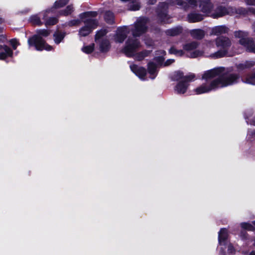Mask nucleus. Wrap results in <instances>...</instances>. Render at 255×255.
Wrapping results in <instances>:
<instances>
[{"instance_id": "22", "label": "nucleus", "mask_w": 255, "mask_h": 255, "mask_svg": "<svg viewBox=\"0 0 255 255\" xmlns=\"http://www.w3.org/2000/svg\"><path fill=\"white\" fill-rule=\"evenodd\" d=\"M104 18L105 22L109 24L115 23V15L111 10H107L104 13Z\"/></svg>"}, {"instance_id": "15", "label": "nucleus", "mask_w": 255, "mask_h": 255, "mask_svg": "<svg viewBox=\"0 0 255 255\" xmlns=\"http://www.w3.org/2000/svg\"><path fill=\"white\" fill-rule=\"evenodd\" d=\"M228 31L229 28L225 25H219L212 27L211 29L210 34L211 35H220L227 33Z\"/></svg>"}, {"instance_id": "12", "label": "nucleus", "mask_w": 255, "mask_h": 255, "mask_svg": "<svg viewBox=\"0 0 255 255\" xmlns=\"http://www.w3.org/2000/svg\"><path fill=\"white\" fill-rule=\"evenodd\" d=\"M128 31L126 26L119 27L115 35V39L116 42L122 43L127 38Z\"/></svg>"}, {"instance_id": "10", "label": "nucleus", "mask_w": 255, "mask_h": 255, "mask_svg": "<svg viewBox=\"0 0 255 255\" xmlns=\"http://www.w3.org/2000/svg\"><path fill=\"white\" fill-rule=\"evenodd\" d=\"M131 71L141 80H145V77L147 74L146 69L136 64L130 66Z\"/></svg>"}, {"instance_id": "34", "label": "nucleus", "mask_w": 255, "mask_h": 255, "mask_svg": "<svg viewBox=\"0 0 255 255\" xmlns=\"http://www.w3.org/2000/svg\"><path fill=\"white\" fill-rule=\"evenodd\" d=\"M243 81L250 84H255V73L249 75L246 78L243 79Z\"/></svg>"}, {"instance_id": "8", "label": "nucleus", "mask_w": 255, "mask_h": 255, "mask_svg": "<svg viewBox=\"0 0 255 255\" xmlns=\"http://www.w3.org/2000/svg\"><path fill=\"white\" fill-rule=\"evenodd\" d=\"M235 8L231 6H225L219 5L217 6L215 12L212 14L211 16L214 18L222 17L228 14L234 13Z\"/></svg>"}, {"instance_id": "35", "label": "nucleus", "mask_w": 255, "mask_h": 255, "mask_svg": "<svg viewBox=\"0 0 255 255\" xmlns=\"http://www.w3.org/2000/svg\"><path fill=\"white\" fill-rule=\"evenodd\" d=\"M141 5L139 2H132L128 5V9L131 11H136L140 9Z\"/></svg>"}, {"instance_id": "14", "label": "nucleus", "mask_w": 255, "mask_h": 255, "mask_svg": "<svg viewBox=\"0 0 255 255\" xmlns=\"http://www.w3.org/2000/svg\"><path fill=\"white\" fill-rule=\"evenodd\" d=\"M13 54L12 49L6 45L0 44V60H4L8 57H12Z\"/></svg>"}, {"instance_id": "40", "label": "nucleus", "mask_w": 255, "mask_h": 255, "mask_svg": "<svg viewBox=\"0 0 255 255\" xmlns=\"http://www.w3.org/2000/svg\"><path fill=\"white\" fill-rule=\"evenodd\" d=\"M176 5L181 6L186 10L189 7L187 3L182 0H176Z\"/></svg>"}, {"instance_id": "17", "label": "nucleus", "mask_w": 255, "mask_h": 255, "mask_svg": "<svg viewBox=\"0 0 255 255\" xmlns=\"http://www.w3.org/2000/svg\"><path fill=\"white\" fill-rule=\"evenodd\" d=\"M187 18L189 22H197L202 21L204 19V15L200 13L194 12L188 14Z\"/></svg>"}, {"instance_id": "9", "label": "nucleus", "mask_w": 255, "mask_h": 255, "mask_svg": "<svg viewBox=\"0 0 255 255\" xmlns=\"http://www.w3.org/2000/svg\"><path fill=\"white\" fill-rule=\"evenodd\" d=\"M70 0H57L55 1L53 6L47 8L40 14L42 19H45L47 16V13H54L55 9L60 8L65 6L69 2Z\"/></svg>"}, {"instance_id": "13", "label": "nucleus", "mask_w": 255, "mask_h": 255, "mask_svg": "<svg viewBox=\"0 0 255 255\" xmlns=\"http://www.w3.org/2000/svg\"><path fill=\"white\" fill-rule=\"evenodd\" d=\"M199 7L202 12L209 14L214 8V4L211 0H199Z\"/></svg>"}, {"instance_id": "45", "label": "nucleus", "mask_w": 255, "mask_h": 255, "mask_svg": "<svg viewBox=\"0 0 255 255\" xmlns=\"http://www.w3.org/2000/svg\"><path fill=\"white\" fill-rule=\"evenodd\" d=\"M7 40V36L5 34H0V43H4Z\"/></svg>"}, {"instance_id": "41", "label": "nucleus", "mask_w": 255, "mask_h": 255, "mask_svg": "<svg viewBox=\"0 0 255 255\" xmlns=\"http://www.w3.org/2000/svg\"><path fill=\"white\" fill-rule=\"evenodd\" d=\"M154 59L158 64L162 65L165 60V58L163 56H159L155 57Z\"/></svg>"}, {"instance_id": "39", "label": "nucleus", "mask_w": 255, "mask_h": 255, "mask_svg": "<svg viewBox=\"0 0 255 255\" xmlns=\"http://www.w3.org/2000/svg\"><path fill=\"white\" fill-rule=\"evenodd\" d=\"M235 8L234 13H239V14H245L248 13V10L244 7H239L238 8Z\"/></svg>"}, {"instance_id": "5", "label": "nucleus", "mask_w": 255, "mask_h": 255, "mask_svg": "<svg viewBox=\"0 0 255 255\" xmlns=\"http://www.w3.org/2000/svg\"><path fill=\"white\" fill-rule=\"evenodd\" d=\"M140 46V43L138 39L129 37L126 42L123 51L128 57H132Z\"/></svg>"}, {"instance_id": "29", "label": "nucleus", "mask_w": 255, "mask_h": 255, "mask_svg": "<svg viewBox=\"0 0 255 255\" xmlns=\"http://www.w3.org/2000/svg\"><path fill=\"white\" fill-rule=\"evenodd\" d=\"M107 33L108 30L106 29H101L100 30H98L95 35V42H97L99 39L105 36Z\"/></svg>"}, {"instance_id": "38", "label": "nucleus", "mask_w": 255, "mask_h": 255, "mask_svg": "<svg viewBox=\"0 0 255 255\" xmlns=\"http://www.w3.org/2000/svg\"><path fill=\"white\" fill-rule=\"evenodd\" d=\"M81 19H72L68 22V25L70 27L79 25L81 22Z\"/></svg>"}, {"instance_id": "58", "label": "nucleus", "mask_w": 255, "mask_h": 255, "mask_svg": "<svg viewBox=\"0 0 255 255\" xmlns=\"http://www.w3.org/2000/svg\"><path fill=\"white\" fill-rule=\"evenodd\" d=\"M249 11L252 13L255 16V8H250L248 9Z\"/></svg>"}, {"instance_id": "43", "label": "nucleus", "mask_w": 255, "mask_h": 255, "mask_svg": "<svg viewBox=\"0 0 255 255\" xmlns=\"http://www.w3.org/2000/svg\"><path fill=\"white\" fill-rule=\"evenodd\" d=\"M186 1L192 7H195L197 6V0H186Z\"/></svg>"}, {"instance_id": "23", "label": "nucleus", "mask_w": 255, "mask_h": 255, "mask_svg": "<svg viewBox=\"0 0 255 255\" xmlns=\"http://www.w3.org/2000/svg\"><path fill=\"white\" fill-rule=\"evenodd\" d=\"M66 36L65 32H62L56 30L53 34L54 42L56 44H59L63 40Z\"/></svg>"}, {"instance_id": "56", "label": "nucleus", "mask_w": 255, "mask_h": 255, "mask_svg": "<svg viewBox=\"0 0 255 255\" xmlns=\"http://www.w3.org/2000/svg\"><path fill=\"white\" fill-rule=\"evenodd\" d=\"M147 1L148 4L153 5L156 2L157 0H147Z\"/></svg>"}, {"instance_id": "4", "label": "nucleus", "mask_w": 255, "mask_h": 255, "mask_svg": "<svg viewBox=\"0 0 255 255\" xmlns=\"http://www.w3.org/2000/svg\"><path fill=\"white\" fill-rule=\"evenodd\" d=\"M168 5L165 2H160L156 9L158 22L159 24L169 23L170 17L168 14Z\"/></svg>"}, {"instance_id": "2", "label": "nucleus", "mask_w": 255, "mask_h": 255, "mask_svg": "<svg viewBox=\"0 0 255 255\" xmlns=\"http://www.w3.org/2000/svg\"><path fill=\"white\" fill-rule=\"evenodd\" d=\"M215 41L219 50L211 55V57L219 58L225 56L232 45L231 40L227 36H221L217 37Z\"/></svg>"}, {"instance_id": "31", "label": "nucleus", "mask_w": 255, "mask_h": 255, "mask_svg": "<svg viewBox=\"0 0 255 255\" xmlns=\"http://www.w3.org/2000/svg\"><path fill=\"white\" fill-rule=\"evenodd\" d=\"M248 33L247 32L239 30L236 31L234 32V36L236 38H240L239 41V43H240V41L243 39H248L249 37H248Z\"/></svg>"}, {"instance_id": "60", "label": "nucleus", "mask_w": 255, "mask_h": 255, "mask_svg": "<svg viewBox=\"0 0 255 255\" xmlns=\"http://www.w3.org/2000/svg\"><path fill=\"white\" fill-rule=\"evenodd\" d=\"M4 22V19H3L1 17H0V24H2V23H3Z\"/></svg>"}, {"instance_id": "52", "label": "nucleus", "mask_w": 255, "mask_h": 255, "mask_svg": "<svg viewBox=\"0 0 255 255\" xmlns=\"http://www.w3.org/2000/svg\"><path fill=\"white\" fill-rule=\"evenodd\" d=\"M174 62V59H169L166 61V62L164 63V66H167L170 65L171 64L173 63Z\"/></svg>"}, {"instance_id": "49", "label": "nucleus", "mask_w": 255, "mask_h": 255, "mask_svg": "<svg viewBox=\"0 0 255 255\" xmlns=\"http://www.w3.org/2000/svg\"><path fill=\"white\" fill-rule=\"evenodd\" d=\"M202 54V52L199 50L195 51L192 54V57H196L197 56H200Z\"/></svg>"}, {"instance_id": "48", "label": "nucleus", "mask_w": 255, "mask_h": 255, "mask_svg": "<svg viewBox=\"0 0 255 255\" xmlns=\"http://www.w3.org/2000/svg\"><path fill=\"white\" fill-rule=\"evenodd\" d=\"M244 1L249 5H255V0H243Z\"/></svg>"}, {"instance_id": "19", "label": "nucleus", "mask_w": 255, "mask_h": 255, "mask_svg": "<svg viewBox=\"0 0 255 255\" xmlns=\"http://www.w3.org/2000/svg\"><path fill=\"white\" fill-rule=\"evenodd\" d=\"M228 238V232L227 229H222L219 233L218 240L219 244L221 246H225L226 244V240Z\"/></svg>"}, {"instance_id": "44", "label": "nucleus", "mask_w": 255, "mask_h": 255, "mask_svg": "<svg viewBox=\"0 0 255 255\" xmlns=\"http://www.w3.org/2000/svg\"><path fill=\"white\" fill-rule=\"evenodd\" d=\"M167 35L174 36H175V28H173L171 29H168L166 32Z\"/></svg>"}, {"instance_id": "50", "label": "nucleus", "mask_w": 255, "mask_h": 255, "mask_svg": "<svg viewBox=\"0 0 255 255\" xmlns=\"http://www.w3.org/2000/svg\"><path fill=\"white\" fill-rule=\"evenodd\" d=\"M140 52H141L142 55L143 56V57L145 58L149 55L151 51L147 50H144Z\"/></svg>"}, {"instance_id": "26", "label": "nucleus", "mask_w": 255, "mask_h": 255, "mask_svg": "<svg viewBox=\"0 0 255 255\" xmlns=\"http://www.w3.org/2000/svg\"><path fill=\"white\" fill-rule=\"evenodd\" d=\"M98 15V12L95 11H89L82 12L79 14L80 18L83 21L87 18L96 17Z\"/></svg>"}, {"instance_id": "37", "label": "nucleus", "mask_w": 255, "mask_h": 255, "mask_svg": "<svg viewBox=\"0 0 255 255\" xmlns=\"http://www.w3.org/2000/svg\"><path fill=\"white\" fill-rule=\"evenodd\" d=\"M241 227L242 228L246 229L249 231H254V226L249 223H242L241 224Z\"/></svg>"}, {"instance_id": "53", "label": "nucleus", "mask_w": 255, "mask_h": 255, "mask_svg": "<svg viewBox=\"0 0 255 255\" xmlns=\"http://www.w3.org/2000/svg\"><path fill=\"white\" fill-rule=\"evenodd\" d=\"M182 30H183V29L181 27H180V26L176 27V35L182 33Z\"/></svg>"}, {"instance_id": "36", "label": "nucleus", "mask_w": 255, "mask_h": 255, "mask_svg": "<svg viewBox=\"0 0 255 255\" xmlns=\"http://www.w3.org/2000/svg\"><path fill=\"white\" fill-rule=\"evenodd\" d=\"M9 43L12 46L13 50L16 49L17 46L20 45V43L16 38H12L9 40Z\"/></svg>"}, {"instance_id": "63", "label": "nucleus", "mask_w": 255, "mask_h": 255, "mask_svg": "<svg viewBox=\"0 0 255 255\" xmlns=\"http://www.w3.org/2000/svg\"><path fill=\"white\" fill-rule=\"evenodd\" d=\"M251 124L255 126V118L252 121V123Z\"/></svg>"}, {"instance_id": "57", "label": "nucleus", "mask_w": 255, "mask_h": 255, "mask_svg": "<svg viewBox=\"0 0 255 255\" xmlns=\"http://www.w3.org/2000/svg\"><path fill=\"white\" fill-rule=\"evenodd\" d=\"M169 78L171 81H175V74H173L170 76Z\"/></svg>"}, {"instance_id": "16", "label": "nucleus", "mask_w": 255, "mask_h": 255, "mask_svg": "<svg viewBox=\"0 0 255 255\" xmlns=\"http://www.w3.org/2000/svg\"><path fill=\"white\" fill-rule=\"evenodd\" d=\"M177 80H180V81L176 85V92L180 94H184L186 92L189 84L185 82L182 79H179L178 77H176Z\"/></svg>"}, {"instance_id": "11", "label": "nucleus", "mask_w": 255, "mask_h": 255, "mask_svg": "<svg viewBox=\"0 0 255 255\" xmlns=\"http://www.w3.org/2000/svg\"><path fill=\"white\" fill-rule=\"evenodd\" d=\"M247 51L255 53V39L249 37L248 39H243L240 41Z\"/></svg>"}, {"instance_id": "27", "label": "nucleus", "mask_w": 255, "mask_h": 255, "mask_svg": "<svg viewBox=\"0 0 255 255\" xmlns=\"http://www.w3.org/2000/svg\"><path fill=\"white\" fill-rule=\"evenodd\" d=\"M73 6L72 4L67 5L64 9L59 11V15L60 16H68L71 14L74 10Z\"/></svg>"}, {"instance_id": "51", "label": "nucleus", "mask_w": 255, "mask_h": 255, "mask_svg": "<svg viewBox=\"0 0 255 255\" xmlns=\"http://www.w3.org/2000/svg\"><path fill=\"white\" fill-rule=\"evenodd\" d=\"M245 65H246L245 62L244 63H241L240 64L238 65L237 68L239 70H241L246 69H247V68Z\"/></svg>"}, {"instance_id": "42", "label": "nucleus", "mask_w": 255, "mask_h": 255, "mask_svg": "<svg viewBox=\"0 0 255 255\" xmlns=\"http://www.w3.org/2000/svg\"><path fill=\"white\" fill-rule=\"evenodd\" d=\"M134 56L136 59L138 61H141L144 58L141 52L134 53Z\"/></svg>"}, {"instance_id": "18", "label": "nucleus", "mask_w": 255, "mask_h": 255, "mask_svg": "<svg viewBox=\"0 0 255 255\" xmlns=\"http://www.w3.org/2000/svg\"><path fill=\"white\" fill-rule=\"evenodd\" d=\"M189 33L193 38L198 40L203 38L205 35V32L201 29H192Z\"/></svg>"}, {"instance_id": "62", "label": "nucleus", "mask_w": 255, "mask_h": 255, "mask_svg": "<svg viewBox=\"0 0 255 255\" xmlns=\"http://www.w3.org/2000/svg\"><path fill=\"white\" fill-rule=\"evenodd\" d=\"M249 255H255V251H253L250 253Z\"/></svg>"}, {"instance_id": "47", "label": "nucleus", "mask_w": 255, "mask_h": 255, "mask_svg": "<svg viewBox=\"0 0 255 255\" xmlns=\"http://www.w3.org/2000/svg\"><path fill=\"white\" fill-rule=\"evenodd\" d=\"M228 245V251L229 254H234L235 252V249L232 246V245L230 244L227 245Z\"/></svg>"}, {"instance_id": "30", "label": "nucleus", "mask_w": 255, "mask_h": 255, "mask_svg": "<svg viewBox=\"0 0 255 255\" xmlns=\"http://www.w3.org/2000/svg\"><path fill=\"white\" fill-rule=\"evenodd\" d=\"M51 31L50 30L46 29H37L36 31V34L35 35H39V36L42 38L43 37H46L50 35Z\"/></svg>"}, {"instance_id": "54", "label": "nucleus", "mask_w": 255, "mask_h": 255, "mask_svg": "<svg viewBox=\"0 0 255 255\" xmlns=\"http://www.w3.org/2000/svg\"><path fill=\"white\" fill-rule=\"evenodd\" d=\"M169 52L171 54H175V47L174 46H172L170 50H169Z\"/></svg>"}, {"instance_id": "61", "label": "nucleus", "mask_w": 255, "mask_h": 255, "mask_svg": "<svg viewBox=\"0 0 255 255\" xmlns=\"http://www.w3.org/2000/svg\"><path fill=\"white\" fill-rule=\"evenodd\" d=\"M160 54H163V55H165L166 54V52L164 51V50H161L160 51Z\"/></svg>"}, {"instance_id": "32", "label": "nucleus", "mask_w": 255, "mask_h": 255, "mask_svg": "<svg viewBox=\"0 0 255 255\" xmlns=\"http://www.w3.org/2000/svg\"><path fill=\"white\" fill-rule=\"evenodd\" d=\"M95 49V44L92 43L89 45L83 46L82 48V50L83 52L86 54H91L92 53Z\"/></svg>"}, {"instance_id": "20", "label": "nucleus", "mask_w": 255, "mask_h": 255, "mask_svg": "<svg viewBox=\"0 0 255 255\" xmlns=\"http://www.w3.org/2000/svg\"><path fill=\"white\" fill-rule=\"evenodd\" d=\"M111 48V44L109 40L107 39H103L101 40L99 45V49L102 53L108 52Z\"/></svg>"}, {"instance_id": "59", "label": "nucleus", "mask_w": 255, "mask_h": 255, "mask_svg": "<svg viewBox=\"0 0 255 255\" xmlns=\"http://www.w3.org/2000/svg\"><path fill=\"white\" fill-rule=\"evenodd\" d=\"M4 29V27L0 26V34L3 32Z\"/></svg>"}, {"instance_id": "64", "label": "nucleus", "mask_w": 255, "mask_h": 255, "mask_svg": "<svg viewBox=\"0 0 255 255\" xmlns=\"http://www.w3.org/2000/svg\"><path fill=\"white\" fill-rule=\"evenodd\" d=\"M253 224L255 226V221L253 222Z\"/></svg>"}, {"instance_id": "55", "label": "nucleus", "mask_w": 255, "mask_h": 255, "mask_svg": "<svg viewBox=\"0 0 255 255\" xmlns=\"http://www.w3.org/2000/svg\"><path fill=\"white\" fill-rule=\"evenodd\" d=\"M184 54V52L182 50H176V56H181Z\"/></svg>"}, {"instance_id": "28", "label": "nucleus", "mask_w": 255, "mask_h": 255, "mask_svg": "<svg viewBox=\"0 0 255 255\" xmlns=\"http://www.w3.org/2000/svg\"><path fill=\"white\" fill-rule=\"evenodd\" d=\"M29 22L33 25L41 26L43 22L41 21L40 17L38 15H32L29 17Z\"/></svg>"}, {"instance_id": "33", "label": "nucleus", "mask_w": 255, "mask_h": 255, "mask_svg": "<svg viewBox=\"0 0 255 255\" xmlns=\"http://www.w3.org/2000/svg\"><path fill=\"white\" fill-rule=\"evenodd\" d=\"M198 45V42L196 41H193L185 44L184 46V49L186 50H192L196 48Z\"/></svg>"}, {"instance_id": "7", "label": "nucleus", "mask_w": 255, "mask_h": 255, "mask_svg": "<svg viewBox=\"0 0 255 255\" xmlns=\"http://www.w3.org/2000/svg\"><path fill=\"white\" fill-rule=\"evenodd\" d=\"M146 20L141 18L137 20L134 24V29L132 30V34L134 37H139L147 31Z\"/></svg>"}, {"instance_id": "3", "label": "nucleus", "mask_w": 255, "mask_h": 255, "mask_svg": "<svg viewBox=\"0 0 255 255\" xmlns=\"http://www.w3.org/2000/svg\"><path fill=\"white\" fill-rule=\"evenodd\" d=\"M27 42L30 47H34L37 51L45 50L49 51L52 49V47L39 35H32L28 38Z\"/></svg>"}, {"instance_id": "25", "label": "nucleus", "mask_w": 255, "mask_h": 255, "mask_svg": "<svg viewBox=\"0 0 255 255\" xmlns=\"http://www.w3.org/2000/svg\"><path fill=\"white\" fill-rule=\"evenodd\" d=\"M48 13H47V16L45 19H42L44 21V25L46 27L54 25L56 24L59 21L58 18L56 17H48Z\"/></svg>"}, {"instance_id": "46", "label": "nucleus", "mask_w": 255, "mask_h": 255, "mask_svg": "<svg viewBox=\"0 0 255 255\" xmlns=\"http://www.w3.org/2000/svg\"><path fill=\"white\" fill-rule=\"evenodd\" d=\"M246 67L247 69L250 68L255 65V62L254 61H246L245 62Z\"/></svg>"}, {"instance_id": "24", "label": "nucleus", "mask_w": 255, "mask_h": 255, "mask_svg": "<svg viewBox=\"0 0 255 255\" xmlns=\"http://www.w3.org/2000/svg\"><path fill=\"white\" fill-rule=\"evenodd\" d=\"M147 71L151 75H154L152 79H154L157 75V65L153 62L150 61L147 64Z\"/></svg>"}, {"instance_id": "1", "label": "nucleus", "mask_w": 255, "mask_h": 255, "mask_svg": "<svg viewBox=\"0 0 255 255\" xmlns=\"http://www.w3.org/2000/svg\"><path fill=\"white\" fill-rule=\"evenodd\" d=\"M218 76L220 77L211 83L202 84L196 88L194 90L195 92L197 94H201L219 87L227 86L236 82L239 78V75L236 74H226L223 67H218L205 72L202 78L207 81Z\"/></svg>"}, {"instance_id": "6", "label": "nucleus", "mask_w": 255, "mask_h": 255, "mask_svg": "<svg viewBox=\"0 0 255 255\" xmlns=\"http://www.w3.org/2000/svg\"><path fill=\"white\" fill-rule=\"evenodd\" d=\"M85 25L79 30V35L81 37H86L92 32L98 26V21L96 19L88 18L83 20Z\"/></svg>"}, {"instance_id": "21", "label": "nucleus", "mask_w": 255, "mask_h": 255, "mask_svg": "<svg viewBox=\"0 0 255 255\" xmlns=\"http://www.w3.org/2000/svg\"><path fill=\"white\" fill-rule=\"evenodd\" d=\"M176 77H178L179 79H182L185 82L188 83V82L195 80L196 76L194 73H189V75L183 76L182 72L178 71L176 72Z\"/></svg>"}]
</instances>
